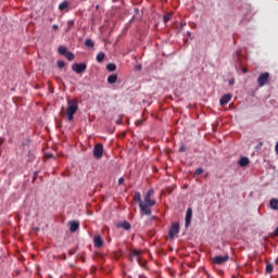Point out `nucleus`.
<instances>
[{
    "mask_svg": "<svg viewBox=\"0 0 278 278\" xmlns=\"http://www.w3.org/2000/svg\"><path fill=\"white\" fill-rule=\"evenodd\" d=\"M77 110H79V105L77 103V100H68L67 101V108L65 110V114L67 116V121L71 123L73 121L75 114L77 113Z\"/></svg>",
    "mask_w": 278,
    "mask_h": 278,
    "instance_id": "nucleus-1",
    "label": "nucleus"
},
{
    "mask_svg": "<svg viewBox=\"0 0 278 278\" xmlns=\"http://www.w3.org/2000/svg\"><path fill=\"white\" fill-rule=\"evenodd\" d=\"M153 194H155V189L151 188L147 191L143 199V205H150V207H153L155 205L156 201L155 199H153Z\"/></svg>",
    "mask_w": 278,
    "mask_h": 278,
    "instance_id": "nucleus-2",
    "label": "nucleus"
},
{
    "mask_svg": "<svg viewBox=\"0 0 278 278\" xmlns=\"http://www.w3.org/2000/svg\"><path fill=\"white\" fill-rule=\"evenodd\" d=\"M86 68H88V65L86 63H74L72 65V71H74V73H76L77 75L86 73Z\"/></svg>",
    "mask_w": 278,
    "mask_h": 278,
    "instance_id": "nucleus-3",
    "label": "nucleus"
},
{
    "mask_svg": "<svg viewBox=\"0 0 278 278\" xmlns=\"http://www.w3.org/2000/svg\"><path fill=\"white\" fill-rule=\"evenodd\" d=\"M269 78H270V74L268 72L261 74L257 78V84L260 88H264V86L268 84Z\"/></svg>",
    "mask_w": 278,
    "mask_h": 278,
    "instance_id": "nucleus-4",
    "label": "nucleus"
},
{
    "mask_svg": "<svg viewBox=\"0 0 278 278\" xmlns=\"http://www.w3.org/2000/svg\"><path fill=\"white\" fill-rule=\"evenodd\" d=\"M212 262L217 266H223V264H226V262H229V254H226L224 256L217 255L212 258Z\"/></svg>",
    "mask_w": 278,
    "mask_h": 278,
    "instance_id": "nucleus-5",
    "label": "nucleus"
},
{
    "mask_svg": "<svg viewBox=\"0 0 278 278\" xmlns=\"http://www.w3.org/2000/svg\"><path fill=\"white\" fill-rule=\"evenodd\" d=\"M93 157L96 160H101L103 157V144L98 143L93 147Z\"/></svg>",
    "mask_w": 278,
    "mask_h": 278,
    "instance_id": "nucleus-6",
    "label": "nucleus"
},
{
    "mask_svg": "<svg viewBox=\"0 0 278 278\" xmlns=\"http://www.w3.org/2000/svg\"><path fill=\"white\" fill-rule=\"evenodd\" d=\"M142 252H140V250H134L130 253V261L134 262V257L137 258L138 264H140V266H144V262H142V260L140 258Z\"/></svg>",
    "mask_w": 278,
    "mask_h": 278,
    "instance_id": "nucleus-7",
    "label": "nucleus"
},
{
    "mask_svg": "<svg viewBox=\"0 0 278 278\" xmlns=\"http://www.w3.org/2000/svg\"><path fill=\"white\" fill-rule=\"evenodd\" d=\"M177 233H179V224H173L168 231L170 240H173Z\"/></svg>",
    "mask_w": 278,
    "mask_h": 278,
    "instance_id": "nucleus-8",
    "label": "nucleus"
},
{
    "mask_svg": "<svg viewBox=\"0 0 278 278\" xmlns=\"http://www.w3.org/2000/svg\"><path fill=\"white\" fill-rule=\"evenodd\" d=\"M139 207L142 216H151V205L143 203Z\"/></svg>",
    "mask_w": 278,
    "mask_h": 278,
    "instance_id": "nucleus-9",
    "label": "nucleus"
},
{
    "mask_svg": "<svg viewBox=\"0 0 278 278\" xmlns=\"http://www.w3.org/2000/svg\"><path fill=\"white\" fill-rule=\"evenodd\" d=\"M192 222V208H187L186 217H185V226L190 227V223Z\"/></svg>",
    "mask_w": 278,
    "mask_h": 278,
    "instance_id": "nucleus-10",
    "label": "nucleus"
},
{
    "mask_svg": "<svg viewBox=\"0 0 278 278\" xmlns=\"http://www.w3.org/2000/svg\"><path fill=\"white\" fill-rule=\"evenodd\" d=\"M232 97L233 96H231V93L224 94L219 100V104L222 105V108L227 105V103L231 101Z\"/></svg>",
    "mask_w": 278,
    "mask_h": 278,
    "instance_id": "nucleus-11",
    "label": "nucleus"
},
{
    "mask_svg": "<svg viewBox=\"0 0 278 278\" xmlns=\"http://www.w3.org/2000/svg\"><path fill=\"white\" fill-rule=\"evenodd\" d=\"M93 244L96 249H101V247H103V239L101 238V236H96L93 238Z\"/></svg>",
    "mask_w": 278,
    "mask_h": 278,
    "instance_id": "nucleus-12",
    "label": "nucleus"
},
{
    "mask_svg": "<svg viewBox=\"0 0 278 278\" xmlns=\"http://www.w3.org/2000/svg\"><path fill=\"white\" fill-rule=\"evenodd\" d=\"M134 202L138 203L139 206H141L144 203L142 202V195L140 194V191L135 192Z\"/></svg>",
    "mask_w": 278,
    "mask_h": 278,
    "instance_id": "nucleus-13",
    "label": "nucleus"
},
{
    "mask_svg": "<svg viewBox=\"0 0 278 278\" xmlns=\"http://www.w3.org/2000/svg\"><path fill=\"white\" fill-rule=\"evenodd\" d=\"M77 229H79L78 222H70V231H72V233H75Z\"/></svg>",
    "mask_w": 278,
    "mask_h": 278,
    "instance_id": "nucleus-14",
    "label": "nucleus"
},
{
    "mask_svg": "<svg viewBox=\"0 0 278 278\" xmlns=\"http://www.w3.org/2000/svg\"><path fill=\"white\" fill-rule=\"evenodd\" d=\"M118 81V75L112 74L108 77V84H116Z\"/></svg>",
    "mask_w": 278,
    "mask_h": 278,
    "instance_id": "nucleus-15",
    "label": "nucleus"
},
{
    "mask_svg": "<svg viewBox=\"0 0 278 278\" xmlns=\"http://www.w3.org/2000/svg\"><path fill=\"white\" fill-rule=\"evenodd\" d=\"M239 165L242 166V167L249 166V157L242 156V157L239 160Z\"/></svg>",
    "mask_w": 278,
    "mask_h": 278,
    "instance_id": "nucleus-16",
    "label": "nucleus"
},
{
    "mask_svg": "<svg viewBox=\"0 0 278 278\" xmlns=\"http://www.w3.org/2000/svg\"><path fill=\"white\" fill-rule=\"evenodd\" d=\"M58 53H60V55H65L66 53H68V49L65 46H60L58 48Z\"/></svg>",
    "mask_w": 278,
    "mask_h": 278,
    "instance_id": "nucleus-17",
    "label": "nucleus"
},
{
    "mask_svg": "<svg viewBox=\"0 0 278 278\" xmlns=\"http://www.w3.org/2000/svg\"><path fill=\"white\" fill-rule=\"evenodd\" d=\"M269 205L271 210H278V199H271Z\"/></svg>",
    "mask_w": 278,
    "mask_h": 278,
    "instance_id": "nucleus-18",
    "label": "nucleus"
},
{
    "mask_svg": "<svg viewBox=\"0 0 278 278\" xmlns=\"http://www.w3.org/2000/svg\"><path fill=\"white\" fill-rule=\"evenodd\" d=\"M274 268H275V267L273 266L271 263L266 262V269H265V273H266L267 275H270V273H273Z\"/></svg>",
    "mask_w": 278,
    "mask_h": 278,
    "instance_id": "nucleus-19",
    "label": "nucleus"
},
{
    "mask_svg": "<svg viewBox=\"0 0 278 278\" xmlns=\"http://www.w3.org/2000/svg\"><path fill=\"white\" fill-rule=\"evenodd\" d=\"M97 62L101 63L105 60V53L99 52L96 56Z\"/></svg>",
    "mask_w": 278,
    "mask_h": 278,
    "instance_id": "nucleus-20",
    "label": "nucleus"
},
{
    "mask_svg": "<svg viewBox=\"0 0 278 278\" xmlns=\"http://www.w3.org/2000/svg\"><path fill=\"white\" fill-rule=\"evenodd\" d=\"M68 9V2L67 1H63L59 4V10L61 12H63V10H67Z\"/></svg>",
    "mask_w": 278,
    "mask_h": 278,
    "instance_id": "nucleus-21",
    "label": "nucleus"
},
{
    "mask_svg": "<svg viewBox=\"0 0 278 278\" xmlns=\"http://www.w3.org/2000/svg\"><path fill=\"white\" fill-rule=\"evenodd\" d=\"M85 47H87L88 49H92L94 47V41H92V39H86Z\"/></svg>",
    "mask_w": 278,
    "mask_h": 278,
    "instance_id": "nucleus-22",
    "label": "nucleus"
},
{
    "mask_svg": "<svg viewBox=\"0 0 278 278\" xmlns=\"http://www.w3.org/2000/svg\"><path fill=\"white\" fill-rule=\"evenodd\" d=\"M106 71H109V73H114V71H116V64L114 63H109L106 65Z\"/></svg>",
    "mask_w": 278,
    "mask_h": 278,
    "instance_id": "nucleus-23",
    "label": "nucleus"
},
{
    "mask_svg": "<svg viewBox=\"0 0 278 278\" xmlns=\"http://www.w3.org/2000/svg\"><path fill=\"white\" fill-rule=\"evenodd\" d=\"M121 227H123V229H126V231H129V229H131V224H129V222H123L121 224Z\"/></svg>",
    "mask_w": 278,
    "mask_h": 278,
    "instance_id": "nucleus-24",
    "label": "nucleus"
},
{
    "mask_svg": "<svg viewBox=\"0 0 278 278\" xmlns=\"http://www.w3.org/2000/svg\"><path fill=\"white\" fill-rule=\"evenodd\" d=\"M65 58L70 62H73V60H75V54H73V52H66Z\"/></svg>",
    "mask_w": 278,
    "mask_h": 278,
    "instance_id": "nucleus-25",
    "label": "nucleus"
},
{
    "mask_svg": "<svg viewBox=\"0 0 278 278\" xmlns=\"http://www.w3.org/2000/svg\"><path fill=\"white\" fill-rule=\"evenodd\" d=\"M74 25H75L74 21H68L67 22L66 31H71V29H73Z\"/></svg>",
    "mask_w": 278,
    "mask_h": 278,
    "instance_id": "nucleus-26",
    "label": "nucleus"
},
{
    "mask_svg": "<svg viewBox=\"0 0 278 278\" xmlns=\"http://www.w3.org/2000/svg\"><path fill=\"white\" fill-rule=\"evenodd\" d=\"M170 18H173V15H172V14H165V15L163 16L164 23H168V21H170Z\"/></svg>",
    "mask_w": 278,
    "mask_h": 278,
    "instance_id": "nucleus-27",
    "label": "nucleus"
},
{
    "mask_svg": "<svg viewBox=\"0 0 278 278\" xmlns=\"http://www.w3.org/2000/svg\"><path fill=\"white\" fill-rule=\"evenodd\" d=\"M56 66H58V68H64V66H66V62H64V61H58V62H56Z\"/></svg>",
    "mask_w": 278,
    "mask_h": 278,
    "instance_id": "nucleus-28",
    "label": "nucleus"
},
{
    "mask_svg": "<svg viewBox=\"0 0 278 278\" xmlns=\"http://www.w3.org/2000/svg\"><path fill=\"white\" fill-rule=\"evenodd\" d=\"M194 175H203V168L199 167L195 169Z\"/></svg>",
    "mask_w": 278,
    "mask_h": 278,
    "instance_id": "nucleus-29",
    "label": "nucleus"
},
{
    "mask_svg": "<svg viewBox=\"0 0 278 278\" xmlns=\"http://www.w3.org/2000/svg\"><path fill=\"white\" fill-rule=\"evenodd\" d=\"M124 184H125V178L121 177V178L118 179V185H119V186H123Z\"/></svg>",
    "mask_w": 278,
    "mask_h": 278,
    "instance_id": "nucleus-30",
    "label": "nucleus"
},
{
    "mask_svg": "<svg viewBox=\"0 0 278 278\" xmlns=\"http://www.w3.org/2000/svg\"><path fill=\"white\" fill-rule=\"evenodd\" d=\"M179 152H180V153L186 152V148H185V146H181V147L179 148Z\"/></svg>",
    "mask_w": 278,
    "mask_h": 278,
    "instance_id": "nucleus-31",
    "label": "nucleus"
},
{
    "mask_svg": "<svg viewBox=\"0 0 278 278\" xmlns=\"http://www.w3.org/2000/svg\"><path fill=\"white\" fill-rule=\"evenodd\" d=\"M52 29H54V31L58 30L59 29L58 24L52 25Z\"/></svg>",
    "mask_w": 278,
    "mask_h": 278,
    "instance_id": "nucleus-32",
    "label": "nucleus"
},
{
    "mask_svg": "<svg viewBox=\"0 0 278 278\" xmlns=\"http://www.w3.org/2000/svg\"><path fill=\"white\" fill-rule=\"evenodd\" d=\"M242 73H244V74L249 73V68L243 67V68H242Z\"/></svg>",
    "mask_w": 278,
    "mask_h": 278,
    "instance_id": "nucleus-33",
    "label": "nucleus"
},
{
    "mask_svg": "<svg viewBox=\"0 0 278 278\" xmlns=\"http://www.w3.org/2000/svg\"><path fill=\"white\" fill-rule=\"evenodd\" d=\"M228 84H229V86H233V79H230V80L228 81Z\"/></svg>",
    "mask_w": 278,
    "mask_h": 278,
    "instance_id": "nucleus-34",
    "label": "nucleus"
},
{
    "mask_svg": "<svg viewBox=\"0 0 278 278\" xmlns=\"http://www.w3.org/2000/svg\"><path fill=\"white\" fill-rule=\"evenodd\" d=\"M137 125H142V122L141 121L137 122Z\"/></svg>",
    "mask_w": 278,
    "mask_h": 278,
    "instance_id": "nucleus-35",
    "label": "nucleus"
},
{
    "mask_svg": "<svg viewBox=\"0 0 278 278\" xmlns=\"http://www.w3.org/2000/svg\"><path fill=\"white\" fill-rule=\"evenodd\" d=\"M48 157H49V159H50V157H53V154H49Z\"/></svg>",
    "mask_w": 278,
    "mask_h": 278,
    "instance_id": "nucleus-36",
    "label": "nucleus"
},
{
    "mask_svg": "<svg viewBox=\"0 0 278 278\" xmlns=\"http://www.w3.org/2000/svg\"><path fill=\"white\" fill-rule=\"evenodd\" d=\"M35 231H40V228H35Z\"/></svg>",
    "mask_w": 278,
    "mask_h": 278,
    "instance_id": "nucleus-37",
    "label": "nucleus"
},
{
    "mask_svg": "<svg viewBox=\"0 0 278 278\" xmlns=\"http://www.w3.org/2000/svg\"><path fill=\"white\" fill-rule=\"evenodd\" d=\"M70 255H73V250H70Z\"/></svg>",
    "mask_w": 278,
    "mask_h": 278,
    "instance_id": "nucleus-38",
    "label": "nucleus"
},
{
    "mask_svg": "<svg viewBox=\"0 0 278 278\" xmlns=\"http://www.w3.org/2000/svg\"><path fill=\"white\" fill-rule=\"evenodd\" d=\"M63 258L66 260V254H64Z\"/></svg>",
    "mask_w": 278,
    "mask_h": 278,
    "instance_id": "nucleus-39",
    "label": "nucleus"
},
{
    "mask_svg": "<svg viewBox=\"0 0 278 278\" xmlns=\"http://www.w3.org/2000/svg\"><path fill=\"white\" fill-rule=\"evenodd\" d=\"M63 258L66 260V254H64Z\"/></svg>",
    "mask_w": 278,
    "mask_h": 278,
    "instance_id": "nucleus-40",
    "label": "nucleus"
}]
</instances>
